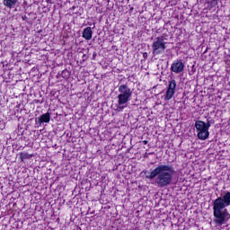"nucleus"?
Returning a JSON list of instances; mask_svg holds the SVG:
<instances>
[{
    "label": "nucleus",
    "instance_id": "obj_4",
    "mask_svg": "<svg viewBox=\"0 0 230 230\" xmlns=\"http://www.w3.org/2000/svg\"><path fill=\"white\" fill-rule=\"evenodd\" d=\"M119 94L118 95V105H125V103H128L132 98V90L128 87H119Z\"/></svg>",
    "mask_w": 230,
    "mask_h": 230
},
{
    "label": "nucleus",
    "instance_id": "obj_1",
    "mask_svg": "<svg viewBox=\"0 0 230 230\" xmlns=\"http://www.w3.org/2000/svg\"><path fill=\"white\" fill-rule=\"evenodd\" d=\"M175 174V168L172 165L160 164L152 170L149 175L146 176L148 181H155L158 188H167L173 181V175Z\"/></svg>",
    "mask_w": 230,
    "mask_h": 230
},
{
    "label": "nucleus",
    "instance_id": "obj_18",
    "mask_svg": "<svg viewBox=\"0 0 230 230\" xmlns=\"http://www.w3.org/2000/svg\"><path fill=\"white\" fill-rule=\"evenodd\" d=\"M46 3L49 4L51 3V0H46Z\"/></svg>",
    "mask_w": 230,
    "mask_h": 230
},
{
    "label": "nucleus",
    "instance_id": "obj_20",
    "mask_svg": "<svg viewBox=\"0 0 230 230\" xmlns=\"http://www.w3.org/2000/svg\"><path fill=\"white\" fill-rule=\"evenodd\" d=\"M120 87H127V85H125V84H122V85H120Z\"/></svg>",
    "mask_w": 230,
    "mask_h": 230
},
{
    "label": "nucleus",
    "instance_id": "obj_3",
    "mask_svg": "<svg viewBox=\"0 0 230 230\" xmlns=\"http://www.w3.org/2000/svg\"><path fill=\"white\" fill-rule=\"evenodd\" d=\"M164 35L158 36L155 38V41L152 43L151 48L153 49V55L157 57L163 55L166 50V41H164Z\"/></svg>",
    "mask_w": 230,
    "mask_h": 230
},
{
    "label": "nucleus",
    "instance_id": "obj_8",
    "mask_svg": "<svg viewBox=\"0 0 230 230\" xmlns=\"http://www.w3.org/2000/svg\"><path fill=\"white\" fill-rule=\"evenodd\" d=\"M82 37L85 40H91V39H93V29H91V27L84 28L83 31Z\"/></svg>",
    "mask_w": 230,
    "mask_h": 230
},
{
    "label": "nucleus",
    "instance_id": "obj_11",
    "mask_svg": "<svg viewBox=\"0 0 230 230\" xmlns=\"http://www.w3.org/2000/svg\"><path fill=\"white\" fill-rule=\"evenodd\" d=\"M18 0H4V5L6 6V8H13L17 4Z\"/></svg>",
    "mask_w": 230,
    "mask_h": 230
},
{
    "label": "nucleus",
    "instance_id": "obj_15",
    "mask_svg": "<svg viewBox=\"0 0 230 230\" xmlns=\"http://www.w3.org/2000/svg\"><path fill=\"white\" fill-rule=\"evenodd\" d=\"M142 143L143 145H148V140H143Z\"/></svg>",
    "mask_w": 230,
    "mask_h": 230
},
{
    "label": "nucleus",
    "instance_id": "obj_5",
    "mask_svg": "<svg viewBox=\"0 0 230 230\" xmlns=\"http://www.w3.org/2000/svg\"><path fill=\"white\" fill-rule=\"evenodd\" d=\"M195 128L198 132V139L206 141L209 137V130L206 128V122L198 120L195 122Z\"/></svg>",
    "mask_w": 230,
    "mask_h": 230
},
{
    "label": "nucleus",
    "instance_id": "obj_19",
    "mask_svg": "<svg viewBox=\"0 0 230 230\" xmlns=\"http://www.w3.org/2000/svg\"><path fill=\"white\" fill-rule=\"evenodd\" d=\"M211 123H215V120H213V119H210V124H211Z\"/></svg>",
    "mask_w": 230,
    "mask_h": 230
},
{
    "label": "nucleus",
    "instance_id": "obj_10",
    "mask_svg": "<svg viewBox=\"0 0 230 230\" xmlns=\"http://www.w3.org/2000/svg\"><path fill=\"white\" fill-rule=\"evenodd\" d=\"M32 157H35L34 154H28L26 152L20 153V159H21L22 163H24V161H26L28 159H31Z\"/></svg>",
    "mask_w": 230,
    "mask_h": 230
},
{
    "label": "nucleus",
    "instance_id": "obj_6",
    "mask_svg": "<svg viewBox=\"0 0 230 230\" xmlns=\"http://www.w3.org/2000/svg\"><path fill=\"white\" fill-rule=\"evenodd\" d=\"M171 71L172 73H175L176 75H179V73H182V71H184V63L182 62V59L174 60L173 63L171 65Z\"/></svg>",
    "mask_w": 230,
    "mask_h": 230
},
{
    "label": "nucleus",
    "instance_id": "obj_21",
    "mask_svg": "<svg viewBox=\"0 0 230 230\" xmlns=\"http://www.w3.org/2000/svg\"><path fill=\"white\" fill-rule=\"evenodd\" d=\"M142 173H146V171H143Z\"/></svg>",
    "mask_w": 230,
    "mask_h": 230
},
{
    "label": "nucleus",
    "instance_id": "obj_12",
    "mask_svg": "<svg viewBox=\"0 0 230 230\" xmlns=\"http://www.w3.org/2000/svg\"><path fill=\"white\" fill-rule=\"evenodd\" d=\"M61 76L62 78H64L65 80H67L70 76H71V72H69V70L67 69H64L61 72Z\"/></svg>",
    "mask_w": 230,
    "mask_h": 230
},
{
    "label": "nucleus",
    "instance_id": "obj_7",
    "mask_svg": "<svg viewBox=\"0 0 230 230\" xmlns=\"http://www.w3.org/2000/svg\"><path fill=\"white\" fill-rule=\"evenodd\" d=\"M49 121H51V113H49V111L40 115V118L38 119V123L40 124L49 123Z\"/></svg>",
    "mask_w": 230,
    "mask_h": 230
},
{
    "label": "nucleus",
    "instance_id": "obj_9",
    "mask_svg": "<svg viewBox=\"0 0 230 230\" xmlns=\"http://www.w3.org/2000/svg\"><path fill=\"white\" fill-rule=\"evenodd\" d=\"M173 94H175V87H168L164 96V100L166 102H169V100H172V98H173Z\"/></svg>",
    "mask_w": 230,
    "mask_h": 230
},
{
    "label": "nucleus",
    "instance_id": "obj_2",
    "mask_svg": "<svg viewBox=\"0 0 230 230\" xmlns=\"http://www.w3.org/2000/svg\"><path fill=\"white\" fill-rule=\"evenodd\" d=\"M213 215L216 217L214 219L215 224L217 226H224L225 222H227L230 218L227 207L230 206V191L225 192L223 196L217 197L213 200Z\"/></svg>",
    "mask_w": 230,
    "mask_h": 230
},
{
    "label": "nucleus",
    "instance_id": "obj_13",
    "mask_svg": "<svg viewBox=\"0 0 230 230\" xmlns=\"http://www.w3.org/2000/svg\"><path fill=\"white\" fill-rule=\"evenodd\" d=\"M168 87H177V83L175 82V78L173 77H171L169 80H168Z\"/></svg>",
    "mask_w": 230,
    "mask_h": 230
},
{
    "label": "nucleus",
    "instance_id": "obj_17",
    "mask_svg": "<svg viewBox=\"0 0 230 230\" xmlns=\"http://www.w3.org/2000/svg\"><path fill=\"white\" fill-rule=\"evenodd\" d=\"M143 57H144V58H145V57H148V54L146 52V53L143 54Z\"/></svg>",
    "mask_w": 230,
    "mask_h": 230
},
{
    "label": "nucleus",
    "instance_id": "obj_14",
    "mask_svg": "<svg viewBox=\"0 0 230 230\" xmlns=\"http://www.w3.org/2000/svg\"><path fill=\"white\" fill-rule=\"evenodd\" d=\"M210 127H211V120H209V119H208L207 123L205 122V128L209 130Z\"/></svg>",
    "mask_w": 230,
    "mask_h": 230
},
{
    "label": "nucleus",
    "instance_id": "obj_16",
    "mask_svg": "<svg viewBox=\"0 0 230 230\" xmlns=\"http://www.w3.org/2000/svg\"><path fill=\"white\" fill-rule=\"evenodd\" d=\"M22 21H26V19H28V16L23 15V16L22 17Z\"/></svg>",
    "mask_w": 230,
    "mask_h": 230
},
{
    "label": "nucleus",
    "instance_id": "obj_22",
    "mask_svg": "<svg viewBox=\"0 0 230 230\" xmlns=\"http://www.w3.org/2000/svg\"><path fill=\"white\" fill-rule=\"evenodd\" d=\"M26 90V88H23V91H25Z\"/></svg>",
    "mask_w": 230,
    "mask_h": 230
}]
</instances>
